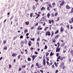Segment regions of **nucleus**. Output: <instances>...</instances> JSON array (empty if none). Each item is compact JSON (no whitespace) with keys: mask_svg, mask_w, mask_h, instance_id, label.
Here are the masks:
<instances>
[{"mask_svg":"<svg viewBox=\"0 0 73 73\" xmlns=\"http://www.w3.org/2000/svg\"><path fill=\"white\" fill-rule=\"evenodd\" d=\"M47 35H48V36H49L50 35V33L49 31H47L46 32V36Z\"/></svg>","mask_w":73,"mask_h":73,"instance_id":"f257e3e1","label":"nucleus"},{"mask_svg":"<svg viewBox=\"0 0 73 73\" xmlns=\"http://www.w3.org/2000/svg\"><path fill=\"white\" fill-rule=\"evenodd\" d=\"M52 63L53 62H51L50 63H49L48 61H46V64L47 65H48V66H50V65H52Z\"/></svg>","mask_w":73,"mask_h":73,"instance_id":"f03ea898","label":"nucleus"},{"mask_svg":"<svg viewBox=\"0 0 73 73\" xmlns=\"http://www.w3.org/2000/svg\"><path fill=\"white\" fill-rule=\"evenodd\" d=\"M43 64L44 66L45 65V64H46V61L44 58L43 60Z\"/></svg>","mask_w":73,"mask_h":73,"instance_id":"7ed1b4c3","label":"nucleus"},{"mask_svg":"<svg viewBox=\"0 0 73 73\" xmlns=\"http://www.w3.org/2000/svg\"><path fill=\"white\" fill-rule=\"evenodd\" d=\"M56 52H60V47H59L57 48H56Z\"/></svg>","mask_w":73,"mask_h":73,"instance_id":"20e7f679","label":"nucleus"},{"mask_svg":"<svg viewBox=\"0 0 73 73\" xmlns=\"http://www.w3.org/2000/svg\"><path fill=\"white\" fill-rule=\"evenodd\" d=\"M66 26L68 29H69V25L68 23H66Z\"/></svg>","mask_w":73,"mask_h":73,"instance_id":"39448f33","label":"nucleus"},{"mask_svg":"<svg viewBox=\"0 0 73 73\" xmlns=\"http://www.w3.org/2000/svg\"><path fill=\"white\" fill-rule=\"evenodd\" d=\"M21 46H23L24 45V43L23 42V41H22L21 42Z\"/></svg>","mask_w":73,"mask_h":73,"instance_id":"423d86ee","label":"nucleus"},{"mask_svg":"<svg viewBox=\"0 0 73 73\" xmlns=\"http://www.w3.org/2000/svg\"><path fill=\"white\" fill-rule=\"evenodd\" d=\"M70 53L72 56H73V50H71L70 51Z\"/></svg>","mask_w":73,"mask_h":73,"instance_id":"0eeeda50","label":"nucleus"},{"mask_svg":"<svg viewBox=\"0 0 73 73\" xmlns=\"http://www.w3.org/2000/svg\"><path fill=\"white\" fill-rule=\"evenodd\" d=\"M32 58L33 59V61H34V60H35V55H33L32 56Z\"/></svg>","mask_w":73,"mask_h":73,"instance_id":"6e6552de","label":"nucleus"},{"mask_svg":"<svg viewBox=\"0 0 73 73\" xmlns=\"http://www.w3.org/2000/svg\"><path fill=\"white\" fill-rule=\"evenodd\" d=\"M25 24L26 25H29V21L26 22H25Z\"/></svg>","mask_w":73,"mask_h":73,"instance_id":"1a4fd4ad","label":"nucleus"},{"mask_svg":"<svg viewBox=\"0 0 73 73\" xmlns=\"http://www.w3.org/2000/svg\"><path fill=\"white\" fill-rule=\"evenodd\" d=\"M31 41H30L29 42L28 45L29 46H31Z\"/></svg>","mask_w":73,"mask_h":73,"instance_id":"9d476101","label":"nucleus"},{"mask_svg":"<svg viewBox=\"0 0 73 73\" xmlns=\"http://www.w3.org/2000/svg\"><path fill=\"white\" fill-rule=\"evenodd\" d=\"M66 7L67 8V9H70V7H69V6H68V5H67L66 6Z\"/></svg>","mask_w":73,"mask_h":73,"instance_id":"9b49d317","label":"nucleus"},{"mask_svg":"<svg viewBox=\"0 0 73 73\" xmlns=\"http://www.w3.org/2000/svg\"><path fill=\"white\" fill-rule=\"evenodd\" d=\"M28 29H26L24 31V33H26L27 32H28Z\"/></svg>","mask_w":73,"mask_h":73,"instance_id":"f8f14e48","label":"nucleus"},{"mask_svg":"<svg viewBox=\"0 0 73 73\" xmlns=\"http://www.w3.org/2000/svg\"><path fill=\"white\" fill-rule=\"evenodd\" d=\"M60 35H58L55 36V37L54 38H58V37Z\"/></svg>","mask_w":73,"mask_h":73,"instance_id":"ddd939ff","label":"nucleus"},{"mask_svg":"<svg viewBox=\"0 0 73 73\" xmlns=\"http://www.w3.org/2000/svg\"><path fill=\"white\" fill-rule=\"evenodd\" d=\"M47 17L48 18H49V16H50V14H49V13H48L47 15Z\"/></svg>","mask_w":73,"mask_h":73,"instance_id":"4468645a","label":"nucleus"},{"mask_svg":"<svg viewBox=\"0 0 73 73\" xmlns=\"http://www.w3.org/2000/svg\"><path fill=\"white\" fill-rule=\"evenodd\" d=\"M63 29H64L63 28L61 27L60 28V32H63Z\"/></svg>","mask_w":73,"mask_h":73,"instance_id":"2eb2a0df","label":"nucleus"},{"mask_svg":"<svg viewBox=\"0 0 73 73\" xmlns=\"http://www.w3.org/2000/svg\"><path fill=\"white\" fill-rule=\"evenodd\" d=\"M13 17H14V16L13 15L12 16L11 18L10 19V20H12L13 18Z\"/></svg>","mask_w":73,"mask_h":73,"instance_id":"dca6fc26","label":"nucleus"},{"mask_svg":"<svg viewBox=\"0 0 73 73\" xmlns=\"http://www.w3.org/2000/svg\"><path fill=\"white\" fill-rule=\"evenodd\" d=\"M16 54H12V57H15L16 56Z\"/></svg>","mask_w":73,"mask_h":73,"instance_id":"f3484780","label":"nucleus"},{"mask_svg":"<svg viewBox=\"0 0 73 73\" xmlns=\"http://www.w3.org/2000/svg\"><path fill=\"white\" fill-rule=\"evenodd\" d=\"M49 52H46V56H48V55H49Z\"/></svg>","mask_w":73,"mask_h":73,"instance_id":"a211bd4d","label":"nucleus"},{"mask_svg":"<svg viewBox=\"0 0 73 73\" xmlns=\"http://www.w3.org/2000/svg\"><path fill=\"white\" fill-rule=\"evenodd\" d=\"M27 60H28V61H31V58L29 57V58H28Z\"/></svg>","mask_w":73,"mask_h":73,"instance_id":"6ab92c4d","label":"nucleus"},{"mask_svg":"<svg viewBox=\"0 0 73 73\" xmlns=\"http://www.w3.org/2000/svg\"><path fill=\"white\" fill-rule=\"evenodd\" d=\"M4 50H7V47L6 46H5L4 48Z\"/></svg>","mask_w":73,"mask_h":73,"instance_id":"aec40b11","label":"nucleus"},{"mask_svg":"<svg viewBox=\"0 0 73 73\" xmlns=\"http://www.w3.org/2000/svg\"><path fill=\"white\" fill-rule=\"evenodd\" d=\"M58 33V30H57L56 32H55V34H56V33Z\"/></svg>","mask_w":73,"mask_h":73,"instance_id":"412c9836","label":"nucleus"},{"mask_svg":"<svg viewBox=\"0 0 73 73\" xmlns=\"http://www.w3.org/2000/svg\"><path fill=\"white\" fill-rule=\"evenodd\" d=\"M17 38V37L16 36H15L13 37V40H16Z\"/></svg>","mask_w":73,"mask_h":73,"instance_id":"4be33fe9","label":"nucleus"},{"mask_svg":"<svg viewBox=\"0 0 73 73\" xmlns=\"http://www.w3.org/2000/svg\"><path fill=\"white\" fill-rule=\"evenodd\" d=\"M24 42L25 44H27V39H25Z\"/></svg>","mask_w":73,"mask_h":73,"instance_id":"5701e85b","label":"nucleus"},{"mask_svg":"<svg viewBox=\"0 0 73 73\" xmlns=\"http://www.w3.org/2000/svg\"><path fill=\"white\" fill-rule=\"evenodd\" d=\"M61 3L62 4H63V5H64V3H65V2L64 1H63L62 2H61Z\"/></svg>","mask_w":73,"mask_h":73,"instance_id":"b1692460","label":"nucleus"},{"mask_svg":"<svg viewBox=\"0 0 73 73\" xmlns=\"http://www.w3.org/2000/svg\"><path fill=\"white\" fill-rule=\"evenodd\" d=\"M48 47H47V46H46V45H45V46L44 49H46Z\"/></svg>","mask_w":73,"mask_h":73,"instance_id":"393cba45","label":"nucleus"},{"mask_svg":"<svg viewBox=\"0 0 73 73\" xmlns=\"http://www.w3.org/2000/svg\"><path fill=\"white\" fill-rule=\"evenodd\" d=\"M54 64L56 66H57V63H56V62H55L54 63Z\"/></svg>","mask_w":73,"mask_h":73,"instance_id":"a878e982","label":"nucleus"},{"mask_svg":"<svg viewBox=\"0 0 73 73\" xmlns=\"http://www.w3.org/2000/svg\"><path fill=\"white\" fill-rule=\"evenodd\" d=\"M64 45H65V42L61 44V46H62V47H63V46H64Z\"/></svg>","mask_w":73,"mask_h":73,"instance_id":"bb28decb","label":"nucleus"},{"mask_svg":"<svg viewBox=\"0 0 73 73\" xmlns=\"http://www.w3.org/2000/svg\"><path fill=\"white\" fill-rule=\"evenodd\" d=\"M52 42H56V40L55 39H53L52 41Z\"/></svg>","mask_w":73,"mask_h":73,"instance_id":"cd10ccee","label":"nucleus"},{"mask_svg":"<svg viewBox=\"0 0 73 73\" xmlns=\"http://www.w3.org/2000/svg\"><path fill=\"white\" fill-rule=\"evenodd\" d=\"M60 58H61V56H59L58 57H57V59L59 60L60 59Z\"/></svg>","mask_w":73,"mask_h":73,"instance_id":"c85d7f7f","label":"nucleus"},{"mask_svg":"<svg viewBox=\"0 0 73 73\" xmlns=\"http://www.w3.org/2000/svg\"><path fill=\"white\" fill-rule=\"evenodd\" d=\"M6 40H4L3 41V43L4 44H5L6 43Z\"/></svg>","mask_w":73,"mask_h":73,"instance_id":"c756f323","label":"nucleus"},{"mask_svg":"<svg viewBox=\"0 0 73 73\" xmlns=\"http://www.w3.org/2000/svg\"><path fill=\"white\" fill-rule=\"evenodd\" d=\"M53 54H54L52 53V52H51L50 54V56H53Z\"/></svg>","mask_w":73,"mask_h":73,"instance_id":"7c9ffc66","label":"nucleus"},{"mask_svg":"<svg viewBox=\"0 0 73 73\" xmlns=\"http://www.w3.org/2000/svg\"><path fill=\"white\" fill-rule=\"evenodd\" d=\"M30 39L32 41H34L35 40V38H31Z\"/></svg>","mask_w":73,"mask_h":73,"instance_id":"2f4dec72","label":"nucleus"},{"mask_svg":"<svg viewBox=\"0 0 73 73\" xmlns=\"http://www.w3.org/2000/svg\"><path fill=\"white\" fill-rule=\"evenodd\" d=\"M30 16L31 17H32V16H33V13H31L30 14Z\"/></svg>","mask_w":73,"mask_h":73,"instance_id":"473e14b6","label":"nucleus"},{"mask_svg":"<svg viewBox=\"0 0 73 73\" xmlns=\"http://www.w3.org/2000/svg\"><path fill=\"white\" fill-rule=\"evenodd\" d=\"M47 10H48V11H50V9L49 8V7L48 6L47 7Z\"/></svg>","mask_w":73,"mask_h":73,"instance_id":"72a5a7b5","label":"nucleus"},{"mask_svg":"<svg viewBox=\"0 0 73 73\" xmlns=\"http://www.w3.org/2000/svg\"><path fill=\"white\" fill-rule=\"evenodd\" d=\"M64 25V23H62L60 24V26H62V25Z\"/></svg>","mask_w":73,"mask_h":73,"instance_id":"f704fd0d","label":"nucleus"},{"mask_svg":"<svg viewBox=\"0 0 73 73\" xmlns=\"http://www.w3.org/2000/svg\"><path fill=\"white\" fill-rule=\"evenodd\" d=\"M20 57H21V55H19L18 56V59H20Z\"/></svg>","mask_w":73,"mask_h":73,"instance_id":"c9c22d12","label":"nucleus"},{"mask_svg":"<svg viewBox=\"0 0 73 73\" xmlns=\"http://www.w3.org/2000/svg\"><path fill=\"white\" fill-rule=\"evenodd\" d=\"M51 15H52V17H54V13H52L51 14Z\"/></svg>","mask_w":73,"mask_h":73,"instance_id":"e433bc0d","label":"nucleus"},{"mask_svg":"<svg viewBox=\"0 0 73 73\" xmlns=\"http://www.w3.org/2000/svg\"><path fill=\"white\" fill-rule=\"evenodd\" d=\"M57 15H58V13H56L55 14V16H57Z\"/></svg>","mask_w":73,"mask_h":73,"instance_id":"4c0bfd02","label":"nucleus"},{"mask_svg":"<svg viewBox=\"0 0 73 73\" xmlns=\"http://www.w3.org/2000/svg\"><path fill=\"white\" fill-rule=\"evenodd\" d=\"M56 56L57 57H58V56H59V53H57V54H56Z\"/></svg>","mask_w":73,"mask_h":73,"instance_id":"58836bf2","label":"nucleus"},{"mask_svg":"<svg viewBox=\"0 0 73 73\" xmlns=\"http://www.w3.org/2000/svg\"><path fill=\"white\" fill-rule=\"evenodd\" d=\"M23 38V35H21L20 36V38Z\"/></svg>","mask_w":73,"mask_h":73,"instance_id":"ea45409f","label":"nucleus"},{"mask_svg":"<svg viewBox=\"0 0 73 73\" xmlns=\"http://www.w3.org/2000/svg\"><path fill=\"white\" fill-rule=\"evenodd\" d=\"M12 67V66L11 65V64H9V68L10 69V68H11Z\"/></svg>","mask_w":73,"mask_h":73,"instance_id":"a19ab883","label":"nucleus"},{"mask_svg":"<svg viewBox=\"0 0 73 73\" xmlns=\"http://www.w3.org/2000/svg\"><path fill=\"white\" fill-rule=\"evenodd\" d=\"M25 65L24 66V65H23V66L22 67L23 68H25Z\"/></svg>","mask_w":73,"mask_h":73,"instance_id":"79ce46f5","label":"nucleus"},{"mask_svg":"<svg viewBox=\"0 0 73 73\" xmlns=\"http://www.w3.org/2000/svg\"><path fill=\"white\" fill-rule=\"evenodd\" d=\"M73 29V27H72V25H70V29Z\"/></svg>","mask_w":73,"mask_h":73,"instance_id":"37998d69","label":"nucleus"},{"mask_svg":"<svg viewBox=\"0 0 73 73\" xmlns=\"http://www.w3.org/2000/svg\"><path fill=\"white\" fill-rule=\"evenodd\" d=\"M48 21L50 24H51L52 23V22H51V21H50V20H49Z\"/></svg>","mask_w":73,"mask_h":73,"instance_id":"c03bdc74","label":"nucleus"},{"mask_svg":"<svg viewBox=\"0 0 73 73\" xmlns=\"http://www.w3.org/2000/svg\"><path fill=\"white\" fill-rule=\"evenodd\" d=\"M71 12L72 13H73V8H72V9L71 11Z\"/></svg>","mask_w":73,"mask_h":73,"instance_id":"a18cd8bd","label":"nucleus"},{"mask_svg":"<svg viewBox=\"0 0 73 73\" xmlns=\"http://www.w3.org/2000/svg\"><path fill=\"white\" fill-rule=\"evenodd\" d=\"M46 60H47V61H49V58H48V57L46 58Z\"/></svg>","mask_w":73,"mask_h":73,"instance_id":"49530a36","label":"nucleus"},{"mask_svg":"<svg viewBox=\"0 0 73 73\" xmlns=\"http://www.w3.org/2000/svg\"><path fill=\"white\" fill-rule=\"evenodd\" d=\"M42 68V66H39L38 67V68Z\"/></svg>","mask_w":73,"mask_h":73,"instance_id":"de8ad7c7","label":"nucleus"},{"mask_svg":"<svg viewBox=\"0 0 73 73\" xmlns=\"http://www.w3.org/2000/svg\"><path fill=\"white\" fill-rule=\"evenodd\" d=\"M69 23H70L71 24V23H72V21H70V20L69 21Z\"/></svg>","mask_w":73,"mask_h":73,"instance_id":"09e8293b","label":"nucleus"},{"mask_svg":"<svg viewBox=\"0 0 73 73\" xmlns=\"http://www.w3.org/2000/svg\"><path fill=\"white\" fill-rule=\"evenodd\" d=\"M40 72H41V73H43L44 72V71H43V70H40Z\"/></svg>","mask_w":73,"mask_h":73,"instance_id":"8fccbe9b","label":"nucleus"},{"mask_svg":"<svg viewBox=\"0 0 73 73\" xmlns=\"http://www.w3.org/2000/svg\"><path fill=\"white\" fill-rule=\"evenodd\" d=\"M51 22L52 23H54V21H53V20H51Z\"/></svg>","mask_w":73,"mask_h":73,"instance_id":"3c124183","label":"nucleus"},{"mask_svg":"<svg viewBox=\"0 0 73 73\" xmlns=\"http://www.w3.org/2000/svg\"><path fill=\"white\" fill-rule=\"evenodd\" d=\"M52 68H54V64L52 65Z\"/></svg>","mask_w":73,"mask_h":73,"instance_id":"603ef678","label":"nucleus"},{"mask_svg":"<svg viewBox=\"0 0 73 73\" xmlns=\"http://www.w3.org/2000/svg\"><path fill=\"white\" fill-rule=\"evenodd\" d=\"M58 70H56L55 71V73H58Z\"/></svg>","mask_w":73,"mask_h":73,"instance_id":"864d4df0","label":"nucleus"},{"mask_svg":"<svg viewBox=\"0 0 73 73\" xmlns=\"http://www.w3.org/2000/svg\"><path fill=\"white\" fill-rule=\"evenodd\" d=\"M39 58L40 59H41V58H42V56H39Z\"/></svg>","mask_w":73,"mask_h":73,"instance_id":"5fc2aeb1","label":"nucleus"},{"mask_svg":"<svg viewBox=\"0 0 73 73\" xmlns=\"http://www.w3.org/2000/svg\"><path fill=\"white\" fill-rule=\"evenodd\" d=\"M36 66H39V65H38V63H36Z\"/></svg>","mask_w":73,"mask_h":73,"instance_id":"6e6d98bb","label":"nucleus"},{"mask_svg":"<svg viewBox=\"0 0 73 73\" xmlns=\"http://www.w3.org/2000/svg\"><path fill=\"white\" fill-rule=\"evenodd\" d=\"M54 35V33H53V32L52 31V32L51 35H52H52Z\"/></svg>","mask_w":73,"mask_h":73,"instance_id":"4d7b16f0","label":"nucleus"},{"mask_svg":"<svg viewBox=\"0 0 73 73\" xmlns=\"http://www.w3.org/2000/svg\"><path fill=\"white\" fill-rule=\"evenodd\" d=\"M60 60H61V61H62V60H63V58H61Z\"/></svg>","mask_w":73,"mask_h":73,"instance_id":"13d9d810","label":"nucleus"},{"mask_svg":"<svg viewBox=\"0 0 73 73\" xmlns=\"http://www.w3.org/2000/svg\"><path fill=\"white\" fill-rule=\"evenodd\" d=\"M19 71H21V68H19Z\"/></svg>","mask_w":73,"mask_h":73,"instance_id":"bf43d9fd","label":"nucleus"},{"mask_svg":"<svg viewBox=\"0 0 73 73\" xmlns=\"http://www.w3.org/2000/svg\"><path fill=\"white\" fill-rule=\"evenodd\" d=\"M60 17H58L57 18V21H58V20H60Z\"/></svg>","mask_w":73,"mask_h":73,"instance_id":"052dcab7","label":"nucleus"},{"mask_svg":"<svg viewBox=\"0 0 73 73\" xmlns=\"http://www.w3.org/2000/svg\"><path fill=\"white\" fill-rule=\"evenodd\" d=\"M13 62H14V63H15V62H16V59H14Z\"/></svg>","mask_w":73,"mask_h":73,"instance_id":"680f3d73","label":"nucleus"},{"mask_svg":"<svg viewBox=\"0 0 73 73\" xmlns=\"http://www.w3.org/2000/svg\"><path fill=\"white\" fill-rule=\"evenodd\" d=\"M26 36H29V33H27L26 34Z\"/></svg>","mask_w":73,"mask_h":73,"instance_id":"e2e57ef3","label":"nucleus"},{"mask_svg":"<svg viewBox=\"0 0 73 73\" xmlns=\"http://www.w3.org/2000/svg\"><path fill=\"white\" fill-rule=\"evenodd\" d=\"M42 40H44V41H45V42H46V40L44 39H42Z\"/></svg>","mask_w":73,"mask_h":73,"instance_id":"0e129e2a","label":"nucleus"},{"mask_svg":"<svg viewBox=\"0 0 73 73\" xmlns=\"http://www.w3.org/2000/svg\"><path fill=\"white\" fill-rule=\"evenodd\" d=\"M48 6H49L50 8H51V7H52V6H51L50 5H49Z\"/></svg>","mask_w":73,"mask_h":73,"instance_id":"69168bd1","label":"nucleus"},{"mask_svg":"<svg viewBox=\"0 0 73 73\" xmlns=\"http://www.w3.org/2000/svg\"><path fill=\"white\" fill-rule=\"evenodd\" d=\"M33 29H34V27H31V29L32 30Z\"/></svg>","mask_w":73,"mask_h":73,"instance_id":"338daca9","label":"nucleus"},{"mask_svg":"<svg viewBox=\"0 0 73 73\" xmlns=\"http://www.w3.org/2000/svg\"><path fill=\"white\" fill-rule=\"evenodd\" d=\"M71 20H72V23H73V17L72 18V19H71Z\"/></svg>","mask_w":73,"mask_h":73,"instance_id":"774afa93","label":"nucleus"}]
</instances>
